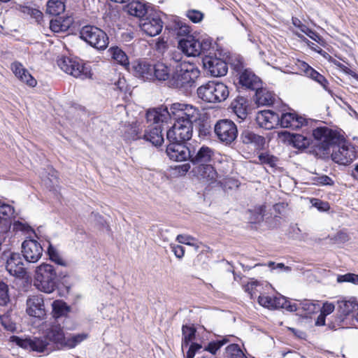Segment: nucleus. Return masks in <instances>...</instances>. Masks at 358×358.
<instances>
[{
  "label": "nucleus",
  "instance_id": "obj_15",
  "mask_svg": "<svg viewBox=\"0 0 358 358\" xmlns=\"http://www.w3.org/2000/svg\"><path fill=\"white\" fill-rule=\"evenodd\" d=\"M43 252V247L36 240L27 239L22 243V253L24 259L28 262H37L41 258Z\"/></svg>",
  "mask_w": 358,
  "mask_h": 358
},
{
  "label": "nucleus",
  "instance_id": "obj_3",
  "mask_svg": "<svg viewBox=\"0 0 358 358\" xmlns=\"http://www.w3.org/2000/svg\"><path fill=\"white\" fill-rule=\"evenodd\" d=\"M197 94L204 101L217 103L226 100L229 91L222 83L209 81L197 89Z\"/></svg>",
  "mask_w": 358,
  "mask_h": 358
},
{
  "label": "nucleus",
  "instance_id": "obj_44",
  "mask_svg": "<svg viewBox=\"0 0 358 358\" xmlns=\"http://www.w3.org/2000/svg\"><path fill=\"white\" fill-rule=\"evenodd\" d=\"M174 31L178 36H184L187 37L190 33L191 29L189 26L186 23L181 21H176L174 24Z\"/></svg>",
  "mask_w": 358,
  "mask_h": 358
},
{
  "label": "nucleus",
  "instance_id": "obj_18",
  "mask_svg": "<svg viewBox=\"0 0 358 358\" xmlns=\"http://www.w3.org/2000/svg\"><path fill=\"white\" fill-rule=\"evenodd\" d=\"M308 120L296 113H285L280 115V124L282 127L298 129L307 125Z\"/></svg>",
  "mask_w": 358,
  "mask_h": 358
},
{
  "label": "nucleus",
  "instance_id": "obj_56",
  "mask_svg": "<svg viewBox=\"0 0 358 358\" xmlns=\"http://www.w3.org/2000/svg\"><path fill=\"white\" fill-rule=\"evenodd\" d=\"M286 303H287V300L285 296H274L273 299V309L283 308Z\"/></svg>",
  "mask_w": 358,
  "mask_h": 358
},
{
  "label": "nucleus",
  "instance_id": "obj_17",
  "mask_svg": "<svg viewBox=\"0 0 358 358\" xmlns=\"http://www.w3.org/2000/svg\"><path fill=\"white\" fill-rule=\"evenodd\" d=\"M162 21L157 15H150L141 20L140 27L141 30L149 36L158 35L163 27Z\"/></svg>",
  "mask_w": 358,
  "mask_h": 358
},
{
  "label": "nucleus",
  "instance_id": "obj_33",
  "mask_svg": "<svg viewBox=\"0 0 358 358\" xmlns=\"http://www.w3.org/2000/svg\"><path fill=\"white\" fill-rule=\"evenodd\" d=\"M239 82L243 86L248 88L257 89L259 86V78L251 71L245 69L240 74Z\"/></svg>",
  "mask_w": 358,
  "mask_h": 358
},
{
  "label": "nucleus",
  "instance_id": "obj_46",
  "mask_svg": "<svg viewBox=\"0 0 358 358\" xmlns=\"http://www.w3.org/2000/svg\"><path fill=\"white\" fill-rule=\"evenodd\" d=\"M176 240L180 243L193 246L195 250H197L199 248V245L194 242L195 238L189 235L180 234L177 236Z\"/></svg>",
  "mask_w": 358,
  "mask_h": 358
},
{
  "label": "nucleus",
  "instance_id": "obj_30",
  "mask_svg": "<svg viewBox=\"0 0 358 358\" xmlns=\"http://www.w3.org/2000/svg\"><path fill=\"white\" fill-rule=\"evenodd\" d=\"M11 70L14 74H19L20 71H22V75L20 76V79L22 82L25 83L30 87H34L36 85V80L32 77L29 72L23 66V65L18 62H15L11 64Z\"/></svg>",
  "mask_w": 358,
  "mask_h": 358
},
{
  "label": "nucleus",
  "instance_id": "obj_7",
  "mask_svg": "<svg viewBox=\"0 0 358 358\" xmlns=\"http://www.w3.org/2000/svg\"><path fill=\"white\" fill-rule=\"evenodd\" d=\"M178 46L187 56L196 57L209 50L211 46V40L210 38L200 40L193 36H188L180 40Z\"/></svg>",
  "mask_w": 358,
  "mask_h": 358
},
{
  "label": "nucleus",
  "instance_id": "obj_43",
  "mask_svg": "<svg viewBox=\"0 0 358 358\" xmlns=\"http://www.w3.org/2000/svg\"><path fill=\"white\" fill-rule=\"evenodd\" d=\"M226 352L229 358H245L246 356L236 344H231L227 347Z\"/></svg>",
  "mask_w": 358,
  "mask_h": 358
},
{
  "label": "nucleus",
  "instance_id": "obj_47",
  "mask_svg": "<svg viewBox=\"0 0 358 358\" xmlns=\"http://www.w3.org/2000/svg\"><path fill=\"white\" fill-rule=\"evenodd\" d=\"M20 11L25 15H30L31 17L39 21L43 16V13L36 8H33L29 6H22L20 8Z\"/></svg>",
  "mask_w": 358,
  "mask_h": 358
},
{
  "label": "nucleus",
  "instance_id": "obj_1",
  "mask_svg": "<svg viewBox=\"0 0 358 358\" xmlns=\"http://www.w3.org/2000/svg\"><path fill=\"white\" fill-rule=\"evenodd\" d=\"M178 58H173L176 62L174 66L171 78L169 80V85L174 88L188 90L191 87L195 80L199 76V70L196 66L185 61L180 62V54H178Z\"/></svg>",
  "mask_w": 358,
  "mask_h": 358
},
{
  "label": "nucleus",
  "instance_id": "obj_5",
  "mask_svg": "<svg viewBox=\"0 0 358 358\" xmlns=\"http://www.w3.org/2000/svg\"><path fill=\"white\" fill-rule=\"evenodd\" d=\"M57 64L63 71L76 78L84 80L92 77L90 69L77 59L62 56L58 58Z\"/></svg>",
  "mask_w": 358,
  "mask_h": 358
},
{
  "label": "nucleus",
  "instance_id": "obj_57",
  "mask_svg": "<svg viewBox=\"0 0 358 358\" xmlns=\"http://www.w3.org/2000/svg\"><path fill=\"white\" fill-rule=\"evenodd\" d=\"M273 297L268 296H259L258 302L262 306L273 309Z\"/></svg>",
  "mask_w": 358,
  "mask_h": 358
},
{
  "label": "nucleus",
  "instance_id": "obj_53",
  "mask_svg": "<svg viewBox=\"0 0 358 358\" xmlns=\"http://www.w3.org/2000/svg\"><path fill=\"white\" fill-rule=\"evenodd\" d=\"M186 15L194 23L200 22L203 18V13L197 10H188Z\"/></svg>",
  "mask_w": 358,
  "mask_h": 358
},
{
  "label": "nucleus",
  "instance_id": "obj_39",
  "mask_svg": "<svg viewBox=\"0 0 358 358\" xmlns=\"http://www.w3.org/2000/svg\"><path fill=\"white\" fill-rule=\"evenodd\" d=\"M52 312L55 317L66 316L70 311V307L62 300H56L52 302Z\"/></svg>",
  "mask_w": 358,
  "mask_h": 358
},
{
  "label": "nucleus",
  "instance_id": "obj_38",
  "mask_svg": "<svg viewBox=\"0 0 358 358\" xmlns=\"http://www.w3.org/2000/svg\"><path fill=\"white\" fill-rule=\"evenodd\" d=\"M65 10L62 0H49L47 3L46 12L52 15H59Z\"/></svg>",
  "mask_w": 358,
  "mask_h": 358
},
{
  "label": "nucleus",
  "instance_id": "obj_58",
  "mask_svg": "<svg viewBox=\"0 0 358 358\" xmlns=\"http://www.w3.org/2000/svg\"><path fill=\"white\" fill-rule=\"evenodd\" d=\"M315 182L317 184L322 185H333L334 181L333 180L326 175H323L319 177H316L315 178Z\"/></svg>",
  "mask_w": 358,
  "mask_h": 358
},
{
  "label": "nucleus",
  "instance_id": "obj_11",
  "mask_svg": "<svg viewBox=\"0 0 358 358\" xmlns=\"http://www.w3.org/2000/svg\"><path fill=\"white\" fill-rule=\"evenodd\" d=\"M214 131L217 138L226 144L233 142L238 135L236 125L233 121L227 119L217 121L215 124Z\"/></svg>",
  "mask_w": 358,
  "mask_h": 358
},
{
  "label": "nucleus",
  "instance_id": "obj_50",
  "mask_svg": "<svg viewBox=\"0 0 358 358\" xmlns=\"http://www.w3.org/2000/svg\"><path fill=\"white\" fill-rule=\"evenodd\" d=\"M14 208L0 200V217H9L13 215Z\"/></svg>",
  "mask_w": 358,
  "mask_h": 358
},
{
  "label": "nucleus",
  "instance_id": "obj_55",
  "mask_svg": "<svg viewBox=\"0 0 358 358\" xmlns=\"http://www.w3.org/2000/svg\"><path fill=\"white\" fill-rule=\"evenodd\" d=\"M0 322L5 329L9 331L15 329V324L12 322L9 315H0Z\"/></svg>",
  "mask_w": 358,
  "mask_h": 358
},
{
  "label": "nucleus",
  "instance_id": "obj_20",
  "mask_svg": "<svg viewBox=\"0 0 358 358\" xmlns=\"http://www.w3.org/2000/svg\"><path fill=\"white\" fill-rule=\"evenodd\" d=\"M256 120L261 127L272 129L279 125L280 115L270 110H262L257 113Z\"/></svg>",
  "mask_w": 358,
  "mask_h": 358
},
{
  "label": "nucleus",
  "instance_id": "obj_9",
  "mask_svg": "<svg viewBox=\"0 0 358 358\" xmlns=\"http://www.w3.org/2000/svg\"><path fill=\"white\" fill-rule=\"evenodd\" d=\"M193 124L190 121L175 120L173 125L167 131L166 138L169 141L183 142L192 138Z\"/></svg>",
  "mask_w": 358,
  "mask_h": 358
},
{
  "label": "nucleus",
  "instance_id": "obj_19",
  "mask_svg": "<svg viewBox=\"0 0 358 358\" xmlns=\"http://www.w3.org/2000/svg\"><path fill=\"white\" fill-rule=\"evenodd\" d=\"M313 136L321 144L324 150H327L336 138V133L327 127H318L314 129Z\"/></svg>",
  "mask_w": 358,
  "mask_h": 358
},
{
  "label": "nucleus",
  "instance_id": "obj_10",
  "mask_svg": "<svg viewBox=\"0 0 358 358\" xmlns=\"http://www.w3.org/2000/svg\"><path fill=\"white\" fill-rule=\"evenodd\" d=\"M12 341L23 349L39 353L48 352L52 350V347L45 336L25 338L13 336Z\"/></svg>",
  "mask_w": 358,
  "mask_h": 358
},
{
  "label": "nucleus",
  "instance_id": "obj_34",
  "mask_svg": "<svg viewBox=\"0 0 358 358\" xmlns=\"http://www.w3.org/2000/svg\"><path fill=\"white\" fill-rule=\"evenodd\" d=\"M338 303V311L343 316L349 315L358 310V302L354 297L339 301Z\"/></svg>",
  "mask_w": 358,
  "mask_h": 358
},
{
  "label": "nucleus",
  "instance_id": "obj_64",
  "mask_svg": "<svg viewBox=\"0 0 358 358\" xmlns=\"http://www.w3.org/2000/svg\"><path fill=\"white\" fill-rule=\"evenodd\" d=\"M257 213L256 217L254 218V222H260L263 219L264 213L265 211L264 206H259L255 209Z\"/></svg>",
  "mask_w": 358,
  "mask_h": 358
},
{
  "label": "nucleus",
  "instance_id": "obj_59",
  "mask_svg": "<svg viewBox=\"0 0 358 358\" xmlns=\"http://www.w3.org/2000/svg\"><path fill=\"white\" fill-rule=\"evenodd\" d=\"M171 248L172 250V252L174 253L175 256L178 258L181 259L185 255V250L183 247L179 245H175V244H170Z\"/></svg>",
  "mask_w": 358,
  "mask_h": 358
},
{
  "label": "nucleus",
  "instance_id": "obj_36",
  "mask_svg": "<svg viewBox=\"0 0 358 358\" xmlns=\"http://www.w3.org/2000/svg\"><path fill=\"white\" fill-rule=\"evenodd\" d=\"M112 59L122 66L129 64V59L123 50L118 47H111L108 50Z\"/></svg>",
  "mask_w": 358,
  "mask_h": 358
},
{
  "label": "nucleus",
  "instance_id": "obj_37",
  "mask_svg": "<svg viewBox=\"0 0 358 358\" xmlns=\"http://www.w3.org/2000/svg\"><path fill=\"white\" fill-rule=\"evenodd\" d=\"M127 8L129 15L137 17H142L147 13L145 6L139 1L131 2L127 5Z\"/></svg>",
  "mask_w": 358,
  "mask_h": 358
},
{
  "label": "nucleus",
  "instance_id": "obj_49",
  "mask_svg": "<svg viewBox=\"0 0 358 358\" xmlns=\"http://www.w3.org/2000/svg\"><path fill=\"white\" fill-rule=\"evenodd\" d=\"M227 341V339L223 338L222 340H217L216 341L210 342L204 348V350L208 351L212 354H215L217 350L220 349L223 345H224Z\"/></svg>",
  "mask_w": 358,
  "mask_h": 358
},
{
  "label": "nucleus",
  "instance_id": "obj_2",
  "mask_svg": "<svg viewBox=\"0 0 358 358\" xmlns=\"http://www.w3.org/2000/svg\"><path fill=\"white\" fill-rule=\"evenodd\" d=\"M170 117L166 107H159L150 110L146 113V118L150 124L145 129L143 138L152 145H160L164 142L160 123L166 122Z\"/></svg>",
  "mask_w": 358,
  "mask_h": 358
},
{
  "label": "nucleus",
  "instance_id": "obj_60",
  "mask_svg": "<svg viewBox=\"0 0 358 358\" xmlns=\"http://www.w3.org/2000/svg\"><path fill=\"white\" fill-rule=\"evenodd\" d=\"M202 346L197 343H192L187 352V358H194L196 353L198 352Z\"/></svg>",
  "mask_w": 358,
  "mask_h": 358
},
{
  "label": "nucleus",
  "instance_id": "obj_23",
  "mask_svg": "<svg viewBox=\"0 0 358 358\" xmlns=\"http://www.w3.org/2000/svg\"><path fill=\"white\" fill-rule=\"evenodd\" d=\"M194 176L203 182H214L217 178V173L210 164H199L192 170Z\"/></svg>",
  "mask_w": 358,
  "mask_h": 358
},
{
  "label": "nucleus",
  "instance_id": "obj_40",
  "mask_svg": "<svg viewBox=\"0 0 358 358\" xmlns=\"http://www.w3.org/2000/svg\"><path fill=\"white\" fill-rule=\"evenodd\" d=\"M88 334L85 333L71 335L69 337H66L63 347H67L69 348H75L77 345L80 343L82 341L87 339Z\"/></svg>",
  "mask_w": 358,
  "mask_h": 358
},
{
  "label": "nucleus",
  "instance_id": "obj_12",
  "mask_svg": "<svg viewBox=\"0 0 358 358\" xmlns=\"http://www.w3.org/2000/svg\"><path fill=\"white\" fill-rule=\"evenodd\" d=\"M170 116L173 115L175 120H184L190 121L192 123L199 118V110L195 106L182 103H174L170 108Z\"/></svg>",
  "mask_w": 358,
  "mask_h": 358
},
{
  "label": "nucleus",
  "instance_id": "obj_25",
  "mask_svg": "<svg viewBox=\"0 0 358 358\" xmlns=\"http://www.w3.org/2000/svg\"><path fill=\"white\" fill-rule=\"evenodd\" d=\"M298 66L306 76L318 83L320 85H321V86L323 87L325 90H328V81L322 75L316 71L314 69H313L304 62H299Z\"/></svg>",
  "mask_w": 358,
  "mask_h": 358
},
{
  "label": "nucleus",
  "instance_id": "obj_13",
  "mask_svg": "<svg viewBox=\"0 0 358 358\" xmlns=\"http://www.w3.org/2000/svg\"><path fill=\"white\" fill-rule=\"evenodd\" d=\"M169 142L166 152L171 159L174 161L190 159L192 152H194V147H189L182 142H175L174 141Z\"/></svg>",
  "mask_w": 358,
  "mask_h": 358
},
{
  "label": "nucleus",
  "instance_id": "obj_52",
  "mask_svg": "<svg viewBox=\"0 0 358 358\" xmlns=\"http://www.w3.org/2000/svg\"><path fill=\"white\" fill-rule=\"evenodd\" d=\"M338 282H348L355 285H358V275L354 273H347L338 275L337 278Z\"/></svg>",
  "mask_w": 358,
  "mask_h": 358
},
{
  "label": "nucleus",
  "instance_id": "obj_62",
  "mask_svg": "<svg viewBox=\"0 0 358 358\" xmlns=\"http://www.w3.org/2000/svg\"><path fill=\"white\" fill-rule=\"evenodd\" d=\"M257 285H258L257 281L252 280V281L248 282L245 286V291L247 292L250 295L251 298H252L254 296V295H255V289L256 288Z\"/></svg>",
  "mask_w": 358,
  "mask_h": 358
},
{
  "label": "nucleus",
  "instance_id": "obj_8",
  "mask_svg": "<svg viewBox=\"0 0 358 358\" xmlns=\"http://www.w3.org/2000/svg\"><path fill=\"white\" fill-rule=\"evenodd\" d=\"M80 38L91 46L104 50L108 45V38L101 29L91 25L84 26L80 31Z\"/></svg>",
  "mask_w": 358,
  "mask_h": 358
},
{
  "label": "nucleus",
  "instance_id": "obj_29",
  "mask_svg": "<svg viewBox=\"0 0 358 358\" xmlns=\"http://www.w3.org/2000/svg\"><path fill=\"white\" fill-rule=\"evenodd\" d=\"M11 70L14 74H19L20 71H22V75L20 76V79L22 82L25 83L30 87H34L36 85V80L32 77L29 72L23 66V65L18 62H15L11 64Z\"/></svg>",
  "mask_w": 358,
  "mask_h": 358
},
{
  "label": "nucleus",
  "instance_id": "obj_54",
  "mask_svg": "<svg viewBox=\"0 0 358 358\" xmlns=\"http://www.w3.org/2000/svg\"><path fill=\"white\" fill-rule=\"evenodd\" d=\"M13 229L15 231L29 232L31 230V228L25 222L15 220L13 222Z\"/></svg>",
  "mask_w": 358,
  "mask_h": 358
},
{
  "label": "nucleus",
  "instance_id": "obj_28",
  "mask_svg": "<svg viewBox=\"0 0 358 358\" xmlns=\"http://www.w3.org/2000/svg\"><path fill=\"white\" fill-rule=\"evenodd\" d=\"M213 155V151L212 149L207 146L201 147L196 152L194 148V152H192V155L190 157V161L193 164H201L209 162Z\"/></svg>",
  "mask_w": 358,
  "mask_h": 358
},
{
  "label": "nucleus",
  "instance_id": "obj_51",
  "mask_svg": "<svg viewBox=\"0 0 358 358\" xmlns=\"http://www.w3.org/2000/svg\"><path fill=\"white\" fill-rule=\"evenodd\" d=\"M183 341L187 345L194 337L195 329L193 327L183 326L182 329Z\"/></svg>",
  "mask_w": 358,
  "mask_h": 358
},
{
  "label": "nucleus",
  "instance_id": "obj_41",
  "mask_svg": "<svg viewBox=\"0 0 358 358\" xmlns=\"http://www.w3.org/2000/svg\"><path fill=\"white\" fill-rule=\"evenodd\" d=\"M291 141L294 147L298 149H305L310 143V139L301 134H293Z\"/></svg>",
  "mask_w": 358,
  "mask_h": 358
},
{
  "label": "nucleus",
  "instance_id": "obj_48",
  "mask_svg": "<svg viewBox=\"0 0 358 358\" xmlns=\"http://www.w3.org/2000/svg\"><path fill=\"white\" fill-rule=\"evenodd\" d=\"M8 301V287L5 282L0 281V305L4 306Z\"/></svg>",
  "mask_w": 358,
  "mask_h": 358
},
{
  "label": "nucleus",
  "instance_id": "obj_42",
  "mask_svg": "<svg viewBox=\"0 0 358 358\" xmlns=\"http://www.w3.org/2000/svg\"><path fill=\"white\" fill-rule=\"evenodd\" d=\"M299 305L306 315L313 314L320 310L319 304L309 300H304L301 301Z\"/></svg>",
  "mask_w": 358,
  "mask_h": 358
},
{
  "label": "nucleus",
  "instance_id": "obj_35",
  "mask_svg": "<svg viewBox=\"0 0 358 358\" xmlns=\"http://www.w3.org/2000/svg\"><path fill=\"white\" fill-rule=\"evenodd\" d=\"M275 100L274 94L265 89L257 90L256 102L259 106H270Z\"/></svg>",
  "mask_w": 358,
  "mask_h": 358
},
{
  "label": "nucleus",
  "instance_id": "obj_14",
  "mask_svg": "<svg viewBox=\"0 0 358 358\" xmlns=\"http://www.w3.org/2000/svg\"><path fill=\"white\" fill-rule=\"evenodd\" d=\"M356 158V151L350 145L343 144L334 147L331 154L332 160L341 165H348Z\"/></svg>",
  "mask_w": 358,
  "mask_h": 358
},
{
  "label": "nucleus",
  "instance_id": "obj_22",
  "mask_svg": "<svg viewBox=\"0 0 358 358\" xmlns=\"http://www.w3.org/2000/svg\"><path fill=\"white\" fill-rule=\"evenodd\" d=\"M153 66L147 61H136L132 64L134 74L144 80H153Z\"/></svg>",
  "mask_w": 358,
  "mask_h": 358
},
{
  "label": "nucleus",
  "instance_id": "obj_24",
  "mask_svg": "<svg viewBox=\"0 0 358 358\" xmlns=\"http://www.w3.org/2000/svg\"><path fill=\"white\" fill-rule=\"evenodd\" d=\"M45 336L50 343H53L62 347H63L66 338L63 327L57 322L50 325L46 329Z\"/></svg>",
  "mask_w": 358,
  "mask_h": 358
},
{
  "label": "nucleus",
  "instance_id": "obj_31",
  "mask_svg": "<svg viewBox=\"0 0 358 358\" xmlns=\"http://www.w3.org/2000/svg\"><path fill=\"white\" fill-rule=\"evenodd\" d=\"M241 139L243 143L252 145L255 149L263 148L265 143L264 137L249 130L243 131L241 134Z\"/></svg>",
  "mask_w": 358,
  "mask_h": 358
},
{
  "label": "nucleus",
  "instance_id": "obj_63",
  "mask_svg": "<svg viewBox=\"0 0 358 358\" xmlns=\"http://www.w3.org/2000/svg\"><path fill=\"white\" fill-rule=\"evenodd\" d=\"M335 306L331 303L326 302L323 304L322 308L321 309V313L323 315H328L334 310Z\"/></svg>",
  "mask_w": 358,
  "mask_h": 358
},
{
  "label": "nucleus",
  "instance_id": "obj_61",
  "mask_svg": "<svg viewBox=\"0 0 358 358\" xmlns=\"http://www.w3.org/2000/svg\"><path fill=\"white\" fill-rule=\"evenodd\" d=\"M259 159L262 164H268L273 166L275 164V157L266 154H261L259 155Z\"/></svg>",
  "mask_w": 358,
  "mask_h": 358
},
{
  "label": "nucleus",
  "instance_id": "obj_27",
  "mask_svg": "<svg viewBox=\"0 0 358 358\" xmlns=\"http://www.w3.org/2000/svg\"><path fill=\"white\" fill-rule=\"evenodd\" d=\"M73 18L71 17L57 16L50 22V29L55 33L66 31L73 24Z\"/></svg>",
  "mask_w": 358,
  "mask_h": 358
},
{
  "label": "nucleus",
  "instance_id": "obj_21",
  "mask_svg": "<svg viewBox=\"0 0 358 358\" xmlns=\"http://www.w3.org/2000/svg\"><path fill=\"white\" fill-rule=\"evenodd\" d=\"M27 313L29 315L36 317L45 315L44 300L42 295H33L27 299Z\"/></svg>",
  "mask_w": 358,
  "mask_h": 358
},
{
  "label": "nucleus",
  "instance_id": "obj_6",
  "mask_svg": "<svg viewBox=\"0 0 358 358\" xmlns=\"http://www.w3.org/2000/svg\"><path fill=\"white\" fill-rule=\"evenodd\" d=\"M0 266L4 267L12 276L22 278L26 275L24 265L19 253L3 252L0 257Z\"/></svg>",
  "mask_w": 358,
  "mask_h": 358
},
{
  "label": "nucleus",
  "instance_id": "obj_16",
  "mask_svg": "<svg viewBox=\"0 0 358 358\" xmlns=\"http://www.w3.org/2000/svg\"><path fill=\"white\" fill-rule=\"evenodd\" d=\"M202 62L203 67L210 73L212 76H223L227 73V64L221 59L206 56L203 58Z\"/></svg>",
  "mask_w": 358,
  "mask_h": 358
},
{
  "label": "nucleus",
  "instance_id": "obj_4",
  "mask_svg": "<svg viewBox=\"0 0 358 358\" xmlns=\"http://www.w3.org/2000/svg\"><path fill=\"white\" fill-rule=\"evenodd\" d=\"M34 285L41 292L52 293L56 288L57 273L53 266L42 264L35 271Z\"/></svg>",
  "mask_w": 358,
  "mask_h": 358
},
{
  "label": "nucleus",
  "instance_id": "obj_26",
  "mask_svg": "<svg viewBox=\"0 0 358 358\" xmlns=\"http://www.w3.org/2000/svg\"><path fill=\"white\" fill-rule=\"evenodd\" d=\"M171 66L166 65L163 62H157L153 66V80H157L159 81H165L169 80L171 78L173 71Z\"/></svg>",
  "mask_w": 358,
  "mask_h": 358
},
{
  "label": "nucleus",
  "instance_id": "obj_32",
  "mask_svg": "<svg viewBox=\"0 0 358 358\" xmlns=\"http://www.w3.org/2000/svg\"><path fill=\"white\" fill-rule=\"evenodd\" d=\"M248 106L247 100L243 96L237 97L231 103L234 113L241 120L246 118L248 115Z\"/></svg>",
  "mask_w": 358,
  "mask_h": 358
},
{
  "label": "nucleus",
  "instance_id": "obj_45",
  "mask_svg": "<svg viewBox=\"0 0 358 358\" xmlns=\"http://www.w3.org/2000/svg\"><path fill=\"white\" fill-rule=\"evenodd\" d=\"M48 253L49 255L50 259L52 262L62 266H64L66 264L64 260L60 256L57 249L55 248L51 244L49 245Z\"/></svg>",
  "mask_w": 358,
  "mask_h": 358
}]
</instances>
